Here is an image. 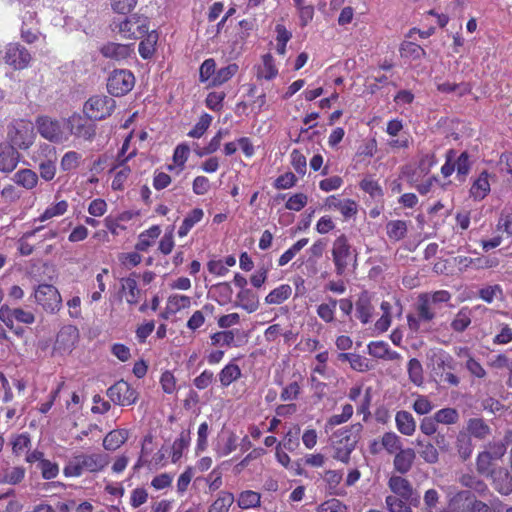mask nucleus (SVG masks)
I'll return each mask as SVG.
<instances>
[{
	"mask_svg": "<svg viewBox=\"0 0 512 512\" xmlns=\"http://www.w3.org/2000/svg\"><path fill=\"white\" fill-rule=\"evenodd\" d=\"M237 448V436L230 433L225 439H222L215 449L219 457H225L235 451Z\"/></svg>",
	"mask_w": 512,
	"mask_h": 512,
	"instance_id": "obj_49",
	"label": "nucleus"
},
{
	"mask_svg": "<svg viewBox=\"0 0 512 512\" xmlns=\"http://www.w3.org/2000/svg\"><path fill=\"white\" fill-rule=\"evenodd\" d=\"M325 206L328 209L339 210L345 218H350L357 213V204L351 199H340L335 195L326 198Z\"/></svg>",
	"mask_w": 512,
	"mask_h": 512,
	"instance_id": "obj_18",
	"label": "nucleus"
},
{
	"mask_svg": "<svg viewBox=\"0 0 512 512\" xmlns=\"http://www.w3.org/2000/svg\"><path fill=\"white\" fill-rule=\"evenodd\" d=\"M68 207H69L68 202L65 200H61L55 204L48 206L44 210V212L38 218H36L34 221L35 222H37V221L45 222L54 217L62 216L67 212Z\"/></svg>",
	"mask_w": 512,
	"mask_h": 512,
	"instance_id": "obj_39",
	"label": "nucleus"
},
{
	"mask_svg": "<svg viewBox=\"0 0 512 512\" xmlns=\"http://www.w3.org/2000/svg\"><path fill=\"white\" fill-rule=\"evenodd\" d=\"M309 242L308 238H302L287 249L278 259L279 266L288 264Z\"/></svg>",
	"mask_w": 512,
	"mask_h": 512,
	"instance_id": "obj_47",
	"label": "nucleus"
},
{
	"mask_svg": "<svg viewBox=\"0 0 512 512\" xmlns=\"http://www.w3.org/2000/svg\"><path fill=\"white\" fill-rule=\"evenodd\" d=\"M345 235L337 237L332 246V257L337 275H343L349 264L356 258Z\"/></svg>",
	"mask_w": 512,
	"mask_h": 512,
	"instance_id": "obj_4",
	"label": "nucleus"
},
{
	"mask_svg": "<svg viewBox=\"0 0 512 512\" xmlns=\"http://www.w3.org/2000/svg\"><path fill=\"white\" fill-rule=\"evenodd\" d=\"M212 116L204 113L200 116L198 122L188 132V136L191 138H201L212 123Z\"/></svg>",
	"mask_w": 512,
	"mask_h": 512,
	"instance_id": "obj_53",
	"label": "nucleus"
},
{
	"mask_svg": "<svg viewBox=\"0 0 512 512\" xmlns=\"http://www.w3.org/2000/svg\"><path fill=\"white\" fill-rule=\"evenodd\" d=\"M398 431L405 436H412L416 430V422L408 411H398L395 416Z\"/></svg>",
	"mask_w": 512,
	"mask_h": 512,
	"instance_id": "obj_24",
	"label": "nucleus"
},
{
	"mask_svg": "<svg viewBox=\"0 0 512 512\" xmlns=\"http://www.w3.org/2000/svg\"><path fill=\"white\" fill-rule=\"evenodd\" d=\"M308 203V196L304 193H296L291 195L285 204L286 209L290 211H301Z\"/></svg>",
	"mask_w": 512,
	"mask_h": 512,
	"instance_id": "obj_58",
	"label": "nucleus"
},
{
	"mask_svg": "<svg viewBox=\"0 0 512 512\" xmlns=\"http://www.w3.org/2000/svg\"><path fill=\"white\" fill-rule=\"evenodd\" d=\"M64 125L68 132V138L73 135L86 141H92L96 134L95 124L91 123L88 117L77 113L64 119Z\"/></svg>",
	"mask_w": 512,
	"mask_h": 512,
	"instance_id": "obj_5",
	"label": "nucleus"
},
{
	"mask_svg": "<svg viewBox=\"0 0 512 512\" xmlns=\"http://www.w3.org/2000/svg\"><path fill=\"white\" fill-rule=\"evenodd\" d=\"M13 181L27 190L33 189L38 183L37 174L31 169H21L13 176Z\"/></svg>",
	"mask_w": 512,
	"mask_h": 512,
	"instance_id": "obj_34",
	"label": "nucleus"
},
{
	"mask_svg": "<svg viewBox=\"0 0 512 512\" xmlns=\"http://www.w3.org/2000/svg\"><path fill=\"white\" fill-rule=\"evenodd\" d=\"M135 84V77L129 70H114L107 82V89L113 96H123L130 92Z\"/></svg>",
	"mask_w": 512,
	"mask_h": 512,
	"instance_id": "obj_9",
	"label": "nucleus"
},
{
	"mask_svg": "<svg viewBox=\"0 0 512 512\" xmlns=\"http://www.w3.org/2000/svg\"><path fill=\"white\" fill-rule=\"evenodd\" d=\"M490 192V183H489V174L486 171L480 173V175L475 179L470 188V196L476 200L480 201L484 199L487 194Z\"/></svg>",
	"mask_w": 512,
	"mask_h": 512,
	"instance_id": "obj_22",
	"label": "nucleus"
},
{
	"mask_svg": "<svg viewBox=\"0 0 512 512\" xmlns=\"http://www.w3.org/2000/svg\"><path fill=\"white\" fill-rule=\"evenodd\" d=\"M471 324V312L468 308H462L455 315L451 327L456 332H463Z\"/></svg>",
	"mask_w": 512,
	"mask_h": 512,
	"instance_id": "obj_48",
	"label": "nucleus"
},
{
	"mask_svg": "<svg viewBox=\"0 0 512 512\" xmlns=\"http://www.w3.org/2000/svg\"><path fill=\"white\" fill-rule=\"evenodd\" d=\"M407 222L403 220H391L386 224V233L390 240L400 241L407 235Z\"/></svg>",
	"mask_w": 512,
	"mask_h": 512,
	"instance_id": "obj_33",
	"label": "nucleus"
},
{
	"mask_svg": "<svg viewBox=\"0 0 512 512\" xmlns=\"http://www.w3.org/2000/svg\"><path fill=\"white\" fill-rule=\"evenodd\" d=\"M79 339V331L73 325L63 326L56 336L53 354L67 355L72 352Z\"/></svg>",
	"mask_w": 512,
	"mask_h": 512,
	"instance_id": "obj_10",
	"label": "nucleus"
},
{
	"mask_svg": "<svg viewBox=\"0 0 512 512\" xmlns=\"http://www.w3.org/2000/svg\"><path fill=\"white\" fill-rule=\"evenodd\" d=\"M115 108V100L104 95L91 97L84 105V113L89 119L102 120L110 116Z\"/></svg>",
	"mask_w": 512,
	"mask_h": 512,
	"instance_id": "obj_8",
	"label": "nucleus"
},
{
	"mask_svg": "<svg viewBox=\"0 0 512 512\" xmlns=\"http://www.w3.org/2000/svg\"><path fill=\"white\" fill-rule=\"evenodd\" d=\"M456 448L462 460H467L471 456L473 445L470 437L466 433H459L456 440Z\"/></svg>",
	"mask_w": 512,
	"mask_h": 512,
	"instance_id": "obj_46",
	"label": "nucleus"
},
{
	"mask_svg": "<svg viewBox=\"0 0 512 512\" xmlns=\"http://www.w3.org/2000/svg\"><path fill=\"white\" fill-rule=\"evenodd\" d=\"M37 129L43 138L51 142L63 143L68 140L64 119L58 121L49 117H40L37 120Z\"/></svg>",
	"mask_w": 512,
	"mask_h": 512,
	"instance_id": "obj_7",
	"label": "nucleus"
},
{
	"mask_svg": "<svg viewBox=\"0 0 512 512\" xmlns=\"http://www.w3.org/2000/svg\"><path fill=\"white\" fill-rule=\"evenodd\" d=\"M33 123L29 120H16L8 127L7 139L10 145L19 149H28L34 142Z\"/></svg>",
	"mask_w": 512,
	"mask_h": 512,
	"instance_id": "obj_2",
	"label": "nucleus"
},
{
	"mask_svg": "<svg viewBox=\"0 0 512 512\" xmlns=\"http://www.w3.org/2000/svg\"><path fill=\"white\" fill-rule=\"evenodd\" d=\"M356 315L363 324H367L371 321L373 306L370 296L366 292L362 293L356 302Z\"/></svg>",
	"mask_w": 512,
	"mask_h": 512,
	"instance_id": "obj_26",
	"label": "nucleus"
},
{
	"mask_svg": "<svg viewBox=\"0 0 512 512\" xmlns=\"http://www.w3.org/2000/svg\"><path fill=\"white\" fill-rule=\"evenodd\" d=\"M292 294V288L288 284H281L265 297V303L268 305H279L285 302Z\"/></svg>",
	"mask_w": 512,
	"mask_h": 512,
	"instance_id": "obj_32",
	"label": "nucleus"
},
{
	"mask_svg": "<svg viewBox=\"0 0 512 512\" xmlns=\"http://www.w3.org/2000/svg\"><path fill=\"white\" fill-rule=\"evenodd\" d=\"M107 395L114 404L120 406H130L134 404L138 398L137 391L124 380H120L112 385L108 389Z\"/></svg>",
	"mask_w": 512,
	"mask_h": 512,
	"instance_id": "obj_11",
	"label": "nucleus"
},
{
	"mask_svg": "<svg viewBox=\"0 0 512 512\" xmlns=\"http://www.w3.org/2000/svg\"><path fill=\"white\" fill-rule=\"evenodd\" d=\"M161 229L154 225L149 229L141 232L135 244V249L140 252H146L154 244L155 240L160 236Z\"/></svg>",
	"mask_w": 512,
	"mask_h": 512,
	"instance_id": "obj_23",
	"label": "nucleus"
},
{
	"mask_svg": "<svg viewBox=\"0 0 512 512\" xmlns=\"http://www.w3.org/2000/svg\"><path fill=\"white\" fill-rule=\"evenodd\" d=\"M4 60L14 69L21 70L29 65L31 55L25 47L11 43L6 47Z\"/></svg>",
	"mask_w": 512,
	"mask_h": 512,
	"instance_id": "obj_13",
	"label": "nucleus"
},
{
	"mask_svg": "<svg viewBox=\"0 0 512 512\" xmlns=\"http://www.w3.org/2000/svg\"><path fill=\"white\" fill-rule=\"evenodd\" d=\"M418 446L421 447L419 454L420 456L430 464L436 463L439 458V454L435 446L431 443L423 444L421 441H417Z\"/></svg>",
	"mask_w": 512,
	"mask_h": 512,
	"instance_id": "obj_60",
	"label": "nucleus"
},
{
	"mask_svg": "<svg viewBox=\"0 0 512 512\" xmlns=\"http://www.w3.org/2000/svg\"><path fill=\"white\" fill-rule=\"evenodd\" d=\"M435 419L440 424L453 425L459 420V413L454 408H443L435 412Z\"/></svg>",
	"mask_w": 512,
	"mask_h": 512,
	"instance_id": "obj_54",
	"label": "nucleus"
},
{
	"mask_svg": "<svg viewBox=\"0 0 512 512\" xmlns=\"http://www.w3.org/2000/svg\"><path fill=\"white\" fill-rule=\"evenodd\" d=\"M490 478L499 493L508 495L512 492V477L506 469L499 468Z\"/></svg>",
	"mask_w": 512,
	"mask_h": 512,
	"instance_id": "obj_28",
	"label": "nucleus"
},
{
	"mask_svg": "<svg viewBox=\"0 0 512 512\" xmlns=\"http://www.w3.org/2000/svg\"><path fill=\"white\" fill-rule=\"evenodd\" d=\"M233 503L234 495L227 491H221L209 507L208 512H228Z\"/></svg>",
	"mask_w": 512,
	"mask_h": 512,
	"instance_id": "obj_41",
	"label": "nucleus"
},
{
	"mask_svg": "<svg viewBox=\"0 0 512 512\" xmlns=\"http://www.w3.org/2000/svg\"><path fill=\"white\" fill-rule=\"evenodd\" d=\"M499 328V332L493 338V343L496 345H505L512 342V328L505 323L500 324Z\"/></svg>",
	"mask_w": 512,
	"mask_h": 512,
	"instance_id": "obj_64",
	"label": "nucleus"
},
{
	"mask_svg": "<svg viewBox=\"0 0 512 512\" xmlns=\"http://www.w3.org/2000/svg\"><path fill=\"white\" fill-rule=\"evenodd\" d=\"M259 298L251 289L240 290L236 295V307H240L247 313H253L259 308Z\"/></svg>",
	"mask_w": 512,
	"mask_h": 512,
	"instance_id": "obj_19",
	"label": "nucleus"
},
{
	"mask_svg": "<svg viewBox=\"0 0 512 512\" xmlns=\"http://www.w3.org/2000/svg\"><path fill=\"white\" fill-rule=\"evenodd\" d=\"M128 435L126 429L110 431L103 439V447L108 451H115L127 441Z\"/></svg>",
	"mask_w": 512,
	"mask_h": 512,
	"instance_id": "obj_25",
	"label": "nucleus"
},
{
	"mask_svg": "<svg viewBox=\"0 0 512 512\" xmlns=\"http://www.w3.org/2000/svg\"><path fill=\"white\" fill-rule=\"evenodd\" d=\"M81 160V155L76 151L66 152L60 163V167L63 171L68 172L78 167Z\"/></svg>",
	"mask_w": 512,
	"mask_h": 512,
	"instance_id": "obj_57",
	"label": "nucleus"
},
{
	"mask_svg": "<svg viewBox=\"0 0 512 512\" xmlns=\"http://www.w3.org/2000/svg\"><path fill=\"white\" fill-rule=\"evenodd\" d=\"M408 376L412 383L417 386L423 384V368L420 361L416 358L410 359L407 366Z\"/></svg>",
	"mask_w": 512,
	"mask_h": 512,
	"instance_id": "obj_50",
	"label": "nucleus"
},
{
	"mask_svg": "<svg viewBox=\"0 0 512 512\" xmlns=\"http://www.w3.org/2000/svg\"><path fill=\"white\" fill-rule=\"evenodd\" d=\"M20 161V153L10 144H0V172L9 174Z\"/></svg>",
	"mask_w": 512,
	"mask_h": 512,
	"instance_id": "obj_16",
	"label": "nucleus"
},
{
	"mask_svg": "<svg viewBox=\"0 0 512 512\" xmlns=\"http://www.w3.org/2000/svg\"><path fill=\"white\" fill-rule=\"evenodd\" d=\"M189 155V147L184 144L178 145L173 153V162L174 164H170L167 166L169 171H173L178 168L177 173L181 172L184 168L185 163L188 160Z\"/></svg>",
	"mask_w": 512,
	"mask_h": 512,
	"instance_id": "obj_45",
	"label": "nucleus"
},
{
	"mask_svg": "<svg viewBox=\"0 0 512 512\" xmlns=\"http://www.w3.org/2000/svg\"><path fill=\"white\" fill-rule=\"evenodd\" d=\"M261 503V494L252 491V490H245L242 491L237 499V504L241 509H251L256 508L260 506Z\"/></svg>",
	"mask_w": 512,
	"mask_h": 512,
	"instance_id": "obj_40",
	"label": "nucleus"
},
{
	"mask_svg": "<svg viewBox=\"0 0 512 512\" xmlns=\"http://www.w3.org/2000/svg\"><path fill=\"white\" fill-rule=\"evenodd\" d=\"M110 172L114 173L111 188L115 191L123 190L131 174L130 167L124 163H115Z\"/></svg>",
	"mask_w": 512,
	"mask_h": 512,
	"instance_id": "obj_20",
	"label": "nucleus"
},
{
	"mask_svg": "<svg viewBox=\"0 0 512 512\" xmlns=\"http://www.w3.org/2000/svg\"><path fill=\"white\" fill-rule=\"evenodd\" d=\"M204 216V212L201 208H195L191 210L184 218L181 226L178 230L179 237H185L195 224L200 222Z\"/></svg>",
	"mask_w": 512,
	"mask_h": 512,
	"instance_id": "obj_38",
	"label": "nucleus"
},
{
	"mask_svg": "<svg viewBox=\"0 0 512 512\" xmlns=\"http://www.w3.org/2000/svg\"><path fill=\"white\" fill-rule=\"evenodd\" d=\"M191 441L190 431H181L179 437L172 444L171 459L176 463L183 455V452L189 447Z\"/></svg>",
	"mask_w": 512,
	"mask_h": 512,
	"instance_id": "obj_36",
	"label": "nucleus"
},
{
	"mask_svg": "<svg viewBox=\"0 0 512 512\" xmlns=\"http://www.w3.org/2000/svg\"><path fill=\"white\" fill-rule=\"evenodd\" d=\"M148 32L147 19L145 17L132 16L119 24V33L130 39H137Z\"/></svg>",
	"mask_w": 512,
	"mask_h": 512,
	"instance_id": "obj_14",
	"label": "nucleus"
},
{
	"mask_svg": "<svg viewBox=\"0 0 512 512\" xmlns=\"http://www.w3.org/2000/svg\"><path fill=\"white\" fill-rule=\"evenodd\" d=\"M241 374L240 367L237 364L230 362L222 368L218 377L221 385L223 387H228L231 383L238 380L241 377Z\"/></svg>",
	"mask_w": 512,
	"mask_h": 512,
	"instance_id": "obj_35",
	"label": "nucleus"
},
{
	"mask_svg": "<svg viewBox=\"0 0 512 512\" xmlns=\"http://www.w3.org/2000/svg\"><path fill=\"white\" fill-rule=\"evenodd\" d=\"M368 353L375 358L385 359L389 345L384 341H372L367 346Z\"/></svg>",
	"mask_w": 512,
	"mask_h": 512,
	"instance_id": "obj_63",
	"label": "nucleus"
},
{
	"mask_svg": "<svg viewBox=\"0 0 512 512\" xmlns=\"http://www.w3.org/2000/svg\"><path fill=\"white\" fill-rule=\"evenodd\" d=\"M191 306V298L186 295L174 294L171 295L166 304V309L171 314H176L183 309Z\"/></svg>",
	"mask_w": 512,
	"mask_h": 512,
	"instance_id": "obj_43",
	"label": "nucleus"
},
{
	"mask_svg": "<svg viewBox=\"0 0 512 512\" xmlns=\"http://www.w3.org/2000/svg\"><path fill=\"white\" fill-rule=\"evenodd\" d=\"M109 463V456L102 453H75L67 461L63 473L66 477H80L85 472L102 471Z\"/></svg>",
	"mask_w": 512,
	"mask_h": 512,
	"instance_id": "obj_1",
	"label": "nucleus"
},
{
	"mask_svg": "<svg viewBox=\"0 0 512 512\" xmlns=\"http://www.w3.org/2000/svg\"><path fill=\"white\" fill-rule=\"evenodd\" d=\"M101 54L108 59L122 61L134 53V44H120L109 42L100 49Z\"/></svg>",
	"mask_w": 512,
	"mask_h": 512,
	"instance_id": "obj_17",
	"label": "nucleus"
},
{
	"mask_svg": "<svg viewBox=\"0 0 512 512\" xmlns=\"http://www.w3.org/2000/svg\"><path fill=\"white\" fill-rule=\"evenodd\" d=\"M25 473L22 466L6 467L0 472V483L16 485L24 479Z\"/></svg>",
	"mask_w": 512,
	"mask_h": 512,
	"instance_id": "obj_31",
	"label": "nucleus"
},
{
	"mask_svg": "<svg viewBox=\"0 0 512 512\" xmlns=\"http://www.w3.org/2000/svg\"><path fill=\"white\" fill-rule=\"evenodd\" d=\"M239 70V66L236 63H231L225 67L220 68L216 71L212 77L211 85L220 86L230 80Z\"/></svg>",
	"mask_w": 512,
	"mask_h": 512,
	"instance_id": "obj_44",
	"label": "nucleus"
},
{
	"mask_svg": "<svg viewBox=\"0 0 512 512\" xmlns=\"http://www.w3.org/2000/svg\"><path fill=\"white\" fill-rule=\"evenodd\" d=\"M356 443L357 438L352 434V427L341 428L334 432L332 436L334 458L343 463H348L350 454L355 449Z\"/></svg>",
	"mask_w": 512,
	"mask_h": 512,
	"instance_id": "obj_3",
	"label": "nucleus"
},
{
	"mask_svg": "<svg viewBox=\"0 0 512 512\" xmlns=\"http://www.w3.org/2000/svg\"><path fill=\"white\" fill-rule=\"evenodd\" d=\"M121 290L128 304L135 305L139 302L141 291L138 288V283L134 278L128 277L122 279Z\"/></svg>",
	"mask_w": 512,
	"mask_h": 512,
	"instance_id": "obj_27",
	"label": "nucleus"
},
{
	"mask_svg": "<svg viewBox=\"0 0 512 512\" xmlns=\"http://www.w3.org/2000/svg\"><path fill=\"white\" fill-rule=\"evenodd\" d=\"M416 454L413 449H400L394 458V468L401 474L407 473L415 460Z\"/></svg>",
	"mask_w": 512,
	"mask_h": 512,
	"instance_id": "obj_21",
	"label": "nucleus"
},
{
	"mask_svg": "<svg viewBox=\"0 0 512 512\" xmlns=\"http://www.w3.org/2000/svg\"><path fill=\"white\" fill-rule=\"evenodd\" d=\"M385 503L389 512H412L410 502L401 497L398 498L394 495H389L386 497Z\"/></svg>",
	"mask_w": 512,
	"mask_h": 512,
	"instance_id": "obj_52",
	"label": "nucleus"
},
{
	"mask_svg": "<svg viewBox=\"0 0 512 512\" xmlns=\"http://www.w3.org/2000/svg\"><path fill=\"white\" fill-rule=\"evenodd\" d=\"M278 75V68L271 54H265L262 57V64L257 68V78L272 80Z\"/></svg>",
	"mask_w": 512,
	"mask_h": 512,
	"instance_id": "obj_30",
	"label": "nucleus"
},
{
	"mask_svg": "<svg viewBox=\"0 0 512 512\" xmlns=\"http://www.w3.org/2000/svg\"><path fill=\"white\" fill-rule=\"evenodd\" d=\"M337 300L329 298V302L322 303L317 307V315L326 323H330L335 318Z\"/></svg>",
	"mask_w": 512,
	"mask_h": 512,
	"instance_id": "obj_51",
	"label": "nucleus"
},
{
	"mask_svg": "<svg viewBox=\"0 0 512 512\" xmlns=\"http://www.w3.org/2000/svg\"><path fill=\"white\" fill-rule=\"evenodd\" d=\"M495 461L496 460L491 458L488 453H484L483 451L480 452L476 458L477 472L487 478H490L500 468L496 467Z\"/></svg>",
	"mask_w": 512,
	"mask_h": 512,
	"instance_id": "obj_29",
	"label": "nucleus"
},
{
	"mask_svg": "<svg viewBox=\"0 0 512 512\" xmlns=\"http://www.w3.org/2000/svg\"><path fill=\"white\" fill-rule=\"evenodd\" d=\"M235 339V333L232 330L216 332L211 336V343L214 346H230Z\"/></svg>",
	"mask_w": 512,
	"mask_h": 512,
	"instance_id": "obj_62",
	"label": "nucleus"
},
{
	"mask_svg": "<svg viewBox=\"0 0 512 512\" xmlns=\"http://www.w3.org/2000/svg\"><path fill=\"white\" fill-rule=\"evenodd\" d=\"M400 55L410 60H419L426 55V51L418 44L404 41L400 46Z\"/></svg>",
	"mask_w": 512,
	"mask_h": 512,
	"instance_id": "obj_42",
	"label": "nucleus"
},
{
	"mask_svg": "<svg viewBox=\"0 0 512 512\" xmlns=\"http://www.w3.org/2000/svg\"><path fill=\"white\" fill-rule=\"evenodd\" d=\"M417 312L419 320L425 322L432 320L435 316V313L432 309V303L427 299V297L424 294L420 295L419 297Z\"/></svg>",
	"mask_w": 512,
	"mask_h": 512,
	"instance_id": "obj_56",
	"label": "nucleus"
},
{
	"mask_svg": "<svg viewBox=\"0 0 512 512\" xmlns=\"http://www.w3.org/2000/svg\"><path fill=\"white\" fill-rule=\"evenodd\" d=\"M429 360L431 369L436 376H444V372L447 370L452 371L455 369L453 358L444 350H432Z\"/></svg>",
	"mask_w": 512,
	"mask_h": 512,
	"instance_id": "obj_15",
	"label": "nucleus"
},
{
	"mask_svg": "<svg viewBox=\"0 0 512 512\" xmlns=\"http://www.w3.org/2000/svg\"><path fill=\"white\" fill-rule=\"evenodd\" d=\"M390 490L402 499L409 501L410 504L417 506L420 502V496L415 493L410 482L401 476H391L388 481Z\"/></svg>",
	"mask_w": 512,
	"mask_h": 512,
	"instance_id": "obj_12",
	"label": "nucleus"
},
{
	"mask_svg": "<svg viewBox=\"0 0 512 512\" xmlns=\"http://www.w3.org/2000/svg\"><path fill=\"white\" fill-rule=\"evenodd\" d=\"M466 429L470 436L477 439H484L490 434V427L481 418H470Z\"/></svg>",
	"mask_w": 512,
	"mask_h": 512,
	"instance_id": "obj_37",
	"label": "nucleus"
},
{
	"mask_svg": "<svg viewBox=\"0 0 512 512\" xmlns=\"http://www.w3.org/2000/svg\"><path fill=\"white\" fill-rule=\"evenodd\" d=\"M34 298L46 312L55 313L62 306V298L58 289L51 284H40L34 292Z\"/></svg>",
	"mask_w": 512,
	"mask_h": 512,
	"instance_id": "obj_6",
	"label": "nucleus"
},
{
	"mask_svg": "<svg viewBox=\"0 0 512 512\" xmlns=\"http://www.w3.org/2000/svg\"><path fill=\"white\" fill-rule=\"evenodd\" d=\"M156 41H157V35L154 32H152V33L148 34V37L146 40L140 42L139 54L141 55L142 58L148 59L153 55V53L155 51L154 46L156 44Z\"/></svg>",
	"mask_w": 512,
	"mask_h": 512,
	"instance_id": "obj_59",
	"label": "nucleus"
},
{
	"mask_svg": "<svg viewBox=\"0 0 512 512\" xmlns=\"http://www.w3.org/2000/svg\"><path fill=\"white\" fill-rule=\"evenodd\" d=\"M381 440V445L389 454L397 453L401 449V439L394 432L384 433Z\"/></svg>",
	"mask_w": 512,
	"mask_h": 512,
	"instance_id": "obj_55",
	"label": "nucleus"
},
{
	"mask_svg": "<svg viewBox=\"0 0 512 512\" xmlns=\"http://www.w3.org/2000/svg\"><path fill=\"white\" fill-rule=\"evenodd\" d=\"M11 445L13 453L21 455L30 445V437L27 433L18 434L12 437Z\"/></svg>",
	"mask_w": 512,
	"mask_h": 512,
	"instance_id": "obj_61",
	"label": "nucleus"
}]
</instances>
